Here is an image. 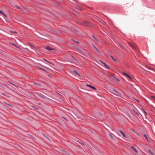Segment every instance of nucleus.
Wrapping results in <instances>:
<instances>
[{
    "label": "nucleus",
    "instance_id": "nucleus-1",
    "mask_svg": "<svg viewBox=\"0 0 155 155\" xmlns=\"http://www.w3.org/2000/svg\"><path fill=\"white\" fill-rule=\"evenodd\" d=\"M110 92L116 95L117 96L119 97L121 96L120 94L114 89H112L111 90V91H110Z\"/></svg>",
    "mask_w": 155,
    "mask_h": 155
},
{
    "label": "nucleus",
    "instance_id": "nucleus-2",
    "mask_svg": "<svg viewBox=\"0 0 155 155\" xmlns=\"http://www.w3.org/2000/svg\"><path fill=\"white\" fill-rule=\"evenodd\" d=\"M82 25L86 26H90V23L87 21H84L81 23Z\"/></svg>",
    "mask_w": 155,
    "mask_h": 155
},
{
    "label": "nucleus",
    "instance_id": "nucleus-3",
    "mask_svg": "<svg viewBox=\"0 0 155 155\" xmlns=\"http://www.w3.org/2000/svg\"><path fill=\"white\" fill-rule=\"evenodd\" d=\"M122 74L126 77L128 78L130 80H131L132 78L128 74L124 72H122Z\"/></svg>",
    "mask_w": 155,
    "mask_h": 155
},
{
    "label": "nucleus",
    "instance_id": "nucleus-4",
    "mask_svg": "<svg viewBox=\"0 0 155 155\" xmlns=\"http://www.w3.org/2000/svg\"><path fill=\"white\" fill-rule=\"evenodd\" d=\"M148 152L149 153L151 154V155H154L155 153L153 152L151 150H148Z\"/></svg>",
    "mask_w": 155,
    "mask_h": 155
},
{
    "label": "nucleus",
    "instance_id": "nucleus-5",
    "mask_svg": "<svg viewBox=\"0 0 155 155\" xmlns=\"http://www.w3.org/2000/svg\"><path fill=\"white\" fill-rule=\"evenodd\" d=\"M46 49H48V50L49 51H52L53 50H54V49L52 48H50L49 47H47L46 48Z\"/></svg>",
    "mask_w": 155,
    "mask_h": 155
},
{
    "label": "nucleus",
    "instance_id": "nucleus-6",
    "mask_svg": "<svg viewBox=\"0 0 155 155\" xmlns=\"http://www.w3.org/2000/svg\"><path fill=\"white\" fill-rule=\"evenodd\" d=\"M120 132L122 134L124 137H126V136L124 133L122 131L120 130Z\"/></svg>",
    "mask_w": 155,
    "mask_h": 155
},
{
    "label": "nucleus",
    "instance_id": "nucleus-7",
    "mask_svg": "<svg viewBox=\"0 0 155 155\" xmlns=\"http://www.w3.org/2000/svg\"><path fill=\"white\" fill-rule=\"evenodd\" d=\"M143 136L145 137V138H146V140L147 141L149 142H150V140L148 138L147 135L146 134H144Z\"/></svg>",
    "mask_w": 155,
    "mask_h": 155
},
{
    "label": "nucleus",
    "instance_id": "nucleus-8",
    "mask_svg": "<svg viewBox=\"0 0 155 155\" xmlns=\"http://www.w3.org/2000/svg\"><path fill=\"white\" fill-rule=\"evenodd\" d=\"M128 44L129 45H130L131 47L134 48L135 47L133 44L131 43H130L129 42H128Z\"/></svg>",
    "mask_w": 155,
    "mask_h": 155
},
{
    "label": "nucleus",
    "instance_id": "nucleus-9",
    "mask_svg": "<svg viewBox=\"0 0 155 155\" xmlns=\"http://www.w3.org/2000/svg\"><path fill=\"white\" fill-rule=\"evenodd\" d=\"M110 57L112 58V59L114 61H117V59L114 58V57L112 56L111 55Z\"/></svg>",
    "mask_w": 155,
    "mask_h": 155
},
{
    "label": "nucleus",
    "instance_id": "nucleus-10",
    "mask_svg": "<svg viewBox=\"0 0 155 155\" xmlns=\"http://www.w3.org/2000/svg\"><path fill=\"white\" fill-rule=\"evenodd\" d=\"M102 24L104 26L107 25V24L104 21H102Z\"/></svg>",
    "mask_w": 155,
    "mask_h": 155
},
{
    "label": "nucleus",
    "instance_id": "nucleus-11",
    "mask_svg": "<svg viewBox=\"0 0 155 155\" xmlns=\"http://www.w3.org/2000/svg\"><path fill=\"white\" fill-rule=\"evenodd\" d=\"M102 63L104 64V66L106 67L108 69H109V67L104 63L102 62Z\"/></svg>",
    "mask_w": 155,
    "mask_h": 155
},
{
    "label": "nucleus",
    "instance_id": "nucleus-12",
    "mask_svg": "<svg viewBox=\"0 0 155 155\" xmlns=\"http://www.w3.org/2000/svg\"><path fill=\"white\" fill-rule=\"evenodd\" d=\"M131 148H132L136 153H137V151L134 147H131Z\"/></svg>",
    "mask_w": 155,
    "mask_h": 155
},
{
    "label": "nucleus",
    "instance_id": "nucleus-13",
    "mask_svg": "<svg viewBox=\"0 0 155 155\" xmlns=\"http://www.w3.org/2000/svg\"><path fill=\"white\" fill-rule=\"evenodd\" d=\"M116 78H117L114 76H112V79L115 81H116Z\"/></svg>",
    "mask_w": 155,
    "mask_h": 155
},
{
    "label": "nucleus",
    "instance_id": "nucleus-14",
    "mask_svg": "<svg viewBox=\"0 0 155 155\" xmlns=\"http://www.w3.org/2000/svg\"><path fill=\"white\" fill-rule=\"evenodd\" d=\"M151 97L152 100L155 101V97L153 96H151Z\"/></svg>",
    "mask_w": 155,
    "mask_h": 155
},
{
    "label": "nucleus",
    "instance_id": "nucleus-15",
    "mask_svg": "<svg viewBox=\"0 0 155 155\" xmlns=\"http://www.w3.org/2000/svg\"><path fill=\"white\" fill-rule=\"evenodd\" d=\"M74 72L75 73V74H77L79 76H80V74L75 71H74Z\"/></svg>",
    "mask_w": 155,
    "mask_h": 155
},
{
    "label": "nucleus",
    "instance_id": "nucleus-16",
    "mask_svg": "<svg viewBox=\"0 0 155 155\" xmlns=\"http://www.w3.org/2000/svg\"><path fill=\"white\" fill-rule=\"evenodd\" d=\"M109 135H110V137H111V138L112 139H113V136H112V135L110 133V134H109Z\"/></svg>",
    "mask_w": 155,
    "mask_h": 155
},
{
    "label": "nucleus",
    "instance_id": "nucleus-17",
    "mask_svg": "<svg viewBox=\"0 0 155 155\" xmlns=\"http://www.w3.org/2000/svg\"><path fill=\"white\" fill-rule=\"evenodd\" d=\"M40 96L41 97H42V98H46V99H47V98L46 97H45V96H41L40 95L39 96Z\"/></svg>",
    "mask_w": 155,
    "mask_h": 155
},
{
    "label": "nucleus",
    "instance_id": "nucleus-18",
    "mask_svg": "<svg viewBox=\"0 0 155 155\" xmlns=\"http://www.w3.org/2000/svg\"><path fill=\"white\" fill-rule=\"evenodd\" d=\"M15 7H17L18 8V9H20L22 11H23V10L20 7H18V6H15Z\"/></svg>",
    "mask_w": 155,
    "mask_h": 155
},
{
    "label": "nucleus",
    "instance_id": "nucleus-19",
    "mask_svg": "<svg viewBox=\"0 0 155 155\" xmlns=\"http://www.w3.org/2000/svg\"><path fill=\"white\" fill-rule=\"evenodd\" d=\"M115 81L119 82L120 81V80L119 79L117 78L116 79V81Z\"/></svg>",
    "mask_w": 155,
    "mask_h": 155
},
{
    "label": "nucleus",
    "instance_id": "nucleus-20",
    "mask_svg": "<svg viewBox=\"0 0 155 155\" xmlns=\"http://www.w3.org/2000/svg\"><path fill=\"white\" fill-rule=\"evenodd\" d=\"M86 85L88 86V87H90L91 88V87H92V86L91 85H87V84Z\"/></svg>",
    "mask_w": 155,
    "mask_h": 155
},
{
    "label": "nucleus",
    "instance_id": "nucleus-21",
    "mask_svg": "<svg viewBox=\"0 0 155 155\" xmlns=\"http://www.w3.org/2000/svg\"><path fill=\"white\" fill-rule=\"evenodd\" d=\"M38 67L39 68H40V69H41V70H43V71H45V69H43V68H41L39 67Z\"/></svg>",
    "mask_w": 155,
    "mask_h": 155
},
{
    "label": "nucleus",
    "instance_id": "nucleus-22",
    "mask_svg": "<svg viewBox=\"0 0 155 155\" xmlns=\"http://www.w3.org/2000/svg\"><path fill=\"white\" fill-rule=\"evenodd\" d=\"M91 88L94 90H96V88L92 86V87H91Z\"/></svg>",
    "mask_w": 155,
    "mask_h": 155
},
{
    "label": "nucleus",
    "instance_id": "nucleus-23",
    "mask_svg": "<svg viewBox=\"0 0 155 155\" xmlns=\"http://www.w3.org/2000/svg\"><path fill=\"white\" fill-rule=\"evenodd\" d=\"M91 88L94 90H96V88L92 86V87H91Z\"/></svg>",
    "mask_w": 155,
    "mask_h": 155
},
{
    "label": "nucleus",
    "instance_id": "nucleus-24",
    "mask_svg": "<svg viewBox=\"0 0 155 155\" xmlns=\"http://www.w3.org/2000/svg\"><path fill=\"white\" fill-rule=\"evenodd\" d=\"M58 94V95H59L60 96H61L63 98V96L62 95H61V94Z\"/></svg>",
    "mask_w": 155,
    "mask_h": 155
},
{
    "label": "nucleus",
    "instance_id": "nucleus-25",
    "mask_svg": "<svg viewBox=\"0 0 155 155\" xmlns=\"http://www.w3.org/2000/svg\"><path fill=\"white\" fill-rule=\"evenodd\" d=\"M11 32H12V33H16V32L15 31H11Z\"/></svg>",
    "mask_w": 155,
    "mask_h": 155
},
{
    "label": "nucleus",
    "instance_id": "nucleus-26",
    "mask_svg": "<svg viewBox=\"0 0 155 155\" xmlns=\"http://www.w3.org/2000/svg\"><path fill=\"white\" fill-rule=\"evenodd\" d=\"M3 12L2 11H0V13L3 14Z\"/></svg>",
    "mask_w": 155,
    "mask_h": 155
},
{
    "label": "nucleus",
    "instance_id": "nucleus-27",
    "mask_svg": "<svg viewBox=\"0 0 155 155\" xmlns=\"http://www.w3.org/2000/svg\"><path fill=\"white\" fill-rule=\"evenodd\" d=\"M147 68H148V69H151V70H152V69H151L150 68H149L148 67H147Z\"/></svg>",
    "mask_w": 155,
    "mask_h": 155
},
{
    "label": "nucleus",
    "instance_id": "nucleus-28",
    "mask_svg": "<svg viewBox=\"0 0 155 155\" xmlns=\"http://www.w3.org/2000/svg\"><path fill=\"white\" fill-rule=\"evenodd\" d=\"M99 52H100L99 51H98V50L95 47H94Z\"/></svg>",
    "mask_w": 155,
    "mask_h": 155
},
{
    "label": "nucleus",
    "instance_id": "nucleus-29",
    "mask_svg": "<svg viewBox=\"0 0 155 155\" xmlns=\"http://www.w3.org/2000/svg\"><path fill=\"white\" fill-rule=\"evenodd\" d=\"M34 84H35V85H38L37 83H34Z\"/></svg>",
    "mask_w": 155,
    "mask_h": 155
},
{
    "label": "nucleus",
    "instance_id": "nucleus-30",
    "mask_svg": "<svg viewBox=\"0 0 155 155\" xmlns=\"http://www.w3.org/2000/svg\"><path fill=\"white\" fill-rule=\"evenodd\" d=\"M81 144H82L83 146H84V143H81Z\"/></svg>",
    "mask_w": 155,
    "mask_h": 155
},
{
    "label": "nucleus",
    "instance_id": "nucleus-31",
    "mask_svg": "<svg viewBox=\"0 0 155 155\" xmlns=\"http://www.w3.org/2000/svg\"><path fill=\"white\" fill-rule=\"evenodd\" d=\"M13 84V85H14V86H15L16 87H17V86H16V85H15V84Z\"/></svg>",
    "mask_w": 155,
    "mask_h": 155
},
{
    "label": "nucleus",
    "instance_id": "nucleus-32",
    "mask_svg": "<svg viewBox=\"0 0 155 155\" xmlns=\"http://www.w3.org/2000/svg\"><path fill=\"white\" fill-rule=\"evenodd\" d=\"M143 111H144V113L146 115V114H147L146 112L144 110H143Z\"/></svg>",
    "mask_w": 155,
    "mask_h": 155
},
{
    "label": "nucleus",
    "instance_id": "nucleus-33",
    "mask_svg": "<svg viewBox=\"0 0 155 155\" xmlns=\"http://www.w3.org/2000/svg\"><path fill=\"white\" fill-rule=\"evenodd\" d=\"M74 41V42H75V41ZM75 42H76V43H78V44H79V42H78V41H75Z\"/></svg>",
    "mask_w": 155,
    "mask_h": 155
},
{
    "label": "nucleus",
    "instance_id": "nucleus-34",
    "mask_svg": "<svg viewBox=\"0 0 155 155\" xmlns=\"http://www.w3.org/2000/svg\"><path fill=\"white\" fill-rule=\"evenodd\" d=\"M3 15L5 16H6V15L4 13H3V14H2Z\"/></svg>",
    "mask_w": 155,
    "mask_h": 155
},
{
    "label": "nucleus",
    "instance_id": "nucleus-35",
    "mask_svg": "<svg viewBox=\"0 0 155 155\" xmlns=\"http://www.w3.org/2000/svg\"><path fill=\"white\" fill-rule=\"evenodd\" d=\"M135 113H136V114H137V112H135Z\"/></svg>",
    "mask_w": 155,
    "mask_h": 155
},
{
    "label": "nucleus",
    "instance_id": "nucleus-36",
    "mask_svg": "<svg viewBox=\"0 0 155 155\" xmlns=\"http://www.w3.org/2000/svg\"><path fill=\"white\" fill-rule=\"evenodd\" d=\"M48 77H49V78H50V76H49V75H48Z\"/></svg>",
    "mask_w": 155,
    "mask_h": 155
},
{
    "label": "nucleus",
    "instance_id": "nucleus-37",
    "mask_svg": "<svg viewBox=\"0 0 155 155\" xmlns=\"http://www.w3.org/2000/svg\"><path fill=\"white\" fill-rule=\"evenodd\" d=\"M79 51H80V52H81V51L80 50H79Z\"/></svg>",
    "mask_w": 155,
    "mask_h": 155
},
{
    "label": "nucleus",
    "instance_id": "nucleus-38",
    "mask_svg": "<svg viewBox=\"0 0 155 155\" xmlns=\"http://www.w3.org/2000/svg\"><path fill=\"white\" fill-rule=\"evenodd\" d=\"M31 107H34V106H32Z\"/></svg>",
    "mask_w": 155,
    "mask_h": 155
},
{
    "label": "nucleus",
    "instance_id": "nucleus-39",
    "mask_svg": "<svg viewBox=\"0 0 155 155\" xmlns=\"http://www.w3.org/2000/svg\"><path fill=\"white\" fill-rule=\"evenodd\" d=\"M137 134H139V133Z\"/></svg>",
    "mask_w": 155,
    "mask_h": 155
}]
</instances>
